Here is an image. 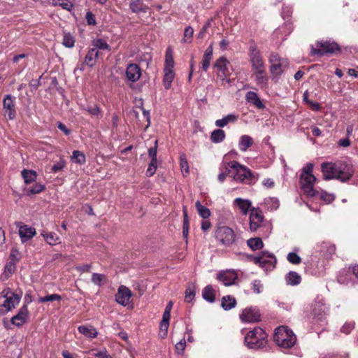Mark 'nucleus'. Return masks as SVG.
Here are the masks:
<instances>
[{"label": "nucleus", "mask_w": 358, "mask_h": 358, "mask_svg": "<svg viewBox=\"0 0 358 358\" xmlns=\"http://www.w3.org/2000/svg\"><path fill=\"white\" fill-rule=\"evenodd\" d=\"M164 76L163 78L164 85L166 90L171 87V83L174 79L175 73L173 70H164Z\"/></svg>", "instance_id": "obj_37"}, {"label": "nucleus", "mask_w": 358, "mask_h": 358, "mask_svg": "<svg viewBox=\"0 0 358 358\" xmlns=\"http://www.w3.org/2000/svg\"><path fill=\"white\" fill-rule=\"evenodd\" d=\"M203 298L210 302L213 303L215 299V292L213 288L212 285H207L203 290L202 292Z\"/></svg>", "instance_id": "obj_35"}, {"label": "nucleus", "mask_w": 358, "mask_h": 358, "mask_svg": "<svg viewBox=\"0 0 358 358\" xmlns=\"http://www.w3.org/2000/svg\"><path fill=\"white\" fill-rule=\"evenodd\" d=\"M29 318V310L27 305H23L10 319L11 323L16 327H21L25 324Z\"/></svg>", "instance_id": "obj_14"}, {"label": "nucleus", "mask_w": 358, "mask_h": 358, "mask_svg": "<svg viewBox=\"0 0 358 358\" xmlns=\"http://www.w3.org/2000/svg\"><path fill=\"white\" fill-rule=\"evenodd\" d=\"M62 44L68 48H71L75 45V38L70 33H64Z\"/></svg>", "instance_id": "obj_46"}, {"label": "nucleus", "mask_w": 358, "mask_h": 358, "mask_svg": "<svg viewBox=\"0 0 358 358\" xmlns=\"http://www.w3.org/2000/svg\"><path fill=\"white\" fill-rule=\"evenodd\" d=\"M355 328L354 322H346L341 329V332L348 334Z\"/></svg>", "instance_id": "obj_63"}, {"label": "nucleus", "mask_w": 358, "mask_h": 358, "mask_svg": "<svg viewBox=\"0 0 358 358\" xmlns=\"http://www.w3.org/2000/svg\"><path fill=\"white\" fill-rule=\"evenodd\" d=\"M169 326V322L162 321L159 325V336L165 338L167 336V331Z\"/></svg>", "instance_id": "obj_58"}, {"label": "nucleus", "mask_w": 358, "mask_h": 358, "mask_svg": "<svg viewBox=\"0 0 358 358\" xmlns=\"http://www.w3.org/2000/svg\"><path fill=\"white\" fill-rule=\"evenodd\" d=\"M240 317L245 322H256L260 320V314L256 308H247L243 310Z\"/></svg>", "instance_id": "obj_18"}, {"label": "nucleus", "mask_w": 358, "mask_h": 358, "mask_svg": "<svg viewBox=\"0 0 358 358\" xmlns=\"http://www.w3.org/2000/svg\"><path fill=\"white\" fill-rule=\"evenodd\" d=\"M71 160L78 164H84L86 162V157L84 153L79 150H74L71 156Z\"/></svg>", "instance_id": "obj_42"}, {"label": "nucleus", "mask_w": 358, "mask_h": 358, "mask_svg": "<svg viewBox=\"0 0 358 358\" xmlns=\"http://www.w3.org/2000/svg\"><path fill=\"white\" fill-rule=\"evenodd\" d=\"M254 143V141L249 135H242L238 140V148L242 152H246Z\"/></svg>", "instance_id": "obj_28"}, {"label": "nucleus", "mask_w": 358, "mask_h": 358, "mask_svg": "<svg viewBox=\"0 0 358 358\" xmlns=\"http://www.w3.org/2000/svg\"><path fill=\"white\" fill-rule=\"evenodd\" d=\"M99 52L96 48H91L87 52L85 57V63L90 67H92L96 62Z\"/></svg>", "instance_id": "obj_29"}, {"label": "nucleus", "mask_w": 358, "mask_h": 358, "mask_svg": "<svg viewBox=\"0 0 358 358\" xmlns=\"http://www.w3.org/2000/svg\"><path fill=\"white\" fill-rule=\"evenodd\" d=\"M195 206L199 215L203 219H207L210 215V210L201 205L199 201H196Z\"/></svg>", "instance_id": "obj_43"}, {"label": "nucleus", "mask_w": 358, "mask_h": 358, "mask_svg": "<svg viewBox=\"0 0 358 358\" xmlns=\"http://www.w3.org/2000/svg\"><path fill=\"white\" fill-rule=\"evenodd\" d=\"M186 345V341L185 338L181 339L179 342H178L176 345V350L178 354L180 355L183 353Z\"/></svg>", "instance_id": "obj_61"}, {"label": "nucleus", "mask_w": 358, "mask_h": 358, "mask_svg": "<svg viewBox=\"0 0 358 358\" xmlns=\"http://www.w3.org/2000/svg\"><path fill=\"white\" fill-rule=\"evenodd\" d=\"M17 227L19 228V236L22 243L31 239L36 234L35 228L27 224L19 223Z\"/></svg>", "instance_id": "obj_20"}, {"label": "nucleus", "mask_w": 358, "mask_h": 358, "mask_svg": "<svg viewBox=\"0 0 358 358\" xmlns=\"http://www.w3.org/2000/svg\"><path fill=\"white\" fill-rule=\"evenodd\" d=\"M183 215H184V220H183L182 233H183L184 236L187 237V234H188L189 228V220H188V217H187L186 207L183 208Z\"/></svg>", "instance_id": "obj_54"}, {"label": "nucleus", "mask_w": 358, "mask_h": 358, "mask_svg": "<svg viewBox=\"0 0 358 358\" xmlns=\"http://www.w3.org/2000/svg\"><path fill=\"white\" fill-rule=\"evenodd\" d=\"M22 295L6 288L0 292V310L8 313L19 304Z\"/></svg>", "instance_id": "obj_7"}, {"label": "nucleus", "mask_w": 358, "mask_h": 358, "mask_svg": "<svg viewBox=\"0 0 358 358\" xmlns=\"http://www.w3.org/2000/svg\"><path fill=\"white\" fill-rule=\"evenodd\" d=\"M245 344L250 349L264 348L267 344V334L262 328L255 327L245 336Z\"/></svg>", "instance_id": "obj_4"}, {"label": "nucleus", "mask_w": 358, "mask_h": 358, "mask_svg": "<svg viewBox=\"0 0 358 358\" xmlns=\"http://www.w3.org/2000/svg\"><path fill=\"white\" fill-rule=\"evenodd\" d=\"M286 282L290 285H297L301 282V276L294 271H290L285 277Z\"/></svg>", "instance_id": "obj_39"}, {"label": "nucleus", "mask_w": 358, "mask_h": 358, "mask_svg": "<svg viewBox=\"0 0 358 358\" xmlns=\"http://www.w3.org/2000/svg\"><path fill=\"white\" fill-rule=\"evenodd\" d=\"M10 257L12 259V262L15 263L20 259L21 255L17 249L12 248Z\"/></svg>", "instance_id": "obj_64"}, {"label": "nucleus", "mask_w": 358, "mask_h": 358, "mask_svg": "<svg viewBox=\"0 0 358 358\" xmlns=\"http://www.w3.org/2000/svg\"><path fill=\"white\" fill-rule=\"evenodd\" d=\"M324 248L327 249V251L329 254H331L335 252L334 245H330L329 243L322 242L320 245H317L316 250L320 252L322 255L327 256V252L324 250Z\"/></svg>", "instance_id": "obj_45"}, {"label": "nucleus", "mask_w": 358, "mask_h": 358, "mask_svg": "<svg viewBox=\"0 0 358 358\" xmlns=\"http://www.w3.org/2000/svg\"><path fill=\"white\" fill-rule=\"evenodd\" d=\"M248 56L252 71L266 69L264 58L256 44H250L248 50Z\"/></svg>", "instance_id": "obj_11"}, {"label": "nucleus", "mask_w": 358, "mask_h": 358, "mask_svg": "<svg viewBox=\"0 0 358 358\" xmlns=\"http://www.w3.org/2000/svg\"><path fill=\"white\" fill-rule=\"evenodd\" d=\"M180 166L182 172H185V173H189V164L186 159V156L184 153H182L180 155Z\"/></svg>", "instance_id": "obj_52"}, {"label": "nucleus", "mask_w": 358, "mask_h": 358, "mask_svg": "<svg viewBox=\"0 0 358 358\" xmlns=\"http://www.w3.org/2000/svg\"><path fill=\"white\" fill-rule=\"evenodd\" d=\"M50 3L55 6H59L67 10L73 8V3L69 0H50Z\"/></svg>", "instance_id": "obj_44"}, {"label": "nucleus", "mask_w": 358, "mask_h": 358, "mask_svg": "<svg viewBox=\"0 0 358 358\" xmlns=\"http://www.w3.org/2000/svg\"><path fill=\"white\" fill-rule=\"evenodd\" d=\"M92 44L94 46V48H96V50L99 49L110 50V46L108 45L107 42L102 38H97L96 40H94Z\"/></svg>", "instance_id": "obj_47"}, {"label": "nucleus", "mask_w": 358, "mask_h": 358, "mask_svg": "<svg viewBox=\"0 0 358 358\" xmlns=\"http://www.w3.org/2000/svg\"><path fill=\"white\" fill-rule=\"evenodd\" d=\"M226 134L224 131L221 129H217L212 131L210 135V140L215 143L222 142L225 138Z\"/></svg>", "instance_id": "obj_38"}, {"label": "nucleus", "mask_w": 358, "mask_h": 358, "mask_svg": "<svg viewBox=\"0 0 358 358\" xmlns=\"http://www.w3.org/2000/svg\"><path fill=\"white\" fill-rule=\"evenodd\" d=\"M321 171L324 180L337 179L342 182L350 180L355 172L352 165L345 160L324 162Z\"/></svg>", "instance_id": "obj_1"}, {"label": "nucleus", "mask_w": 358, "mask_h": 358, "mask_svg": "<svg viewBox=\"0 0 358 358\" xmlns=\"http://www.w3.org/2000/svg\"><path fill=\"white\" fill-rule=\"evenodd\" d=\"M224 169L228 173L234 181L248 185H254L258 180L259 175L252 172L246 166L236 161L224 164Z\"/></svg>", "instance_id": "obj_2"}, {"label": "nucleus", "mask_w": 358, "mask_h": 358, "mask_svg": "<svg viewBox=\"0 0 358 358\" xmlns=\"http://www.w3.org/2000/svg\"><path fill=\"white\" fill-rule=\"evenodd\" d=\"M224 164H227V163L223 162L221 164V166L220 167V173H219V175L217 176V180L220 182H223L225 180L227 176H229L228 173L226 172V171L224 169Z\"/></svg>", "instance_id": "obj_62"}, {"label": "nucleus", "mask_w": 358, "mask_h": 358, "mask_svg": "<svg viewBox=\"0 0 358 358\" xmlns=\"http://www.w3.org/2000/svg\"><path fill=\"white\" fill-rule=\"evenodd\" d=\"M131 297V292L129 288L124 285H121L115 296L116 301L123 306H126L129 303Z\"/></svg>", "instance_id": "obj_19"}, {"label": "nucleus", "mask_w": 358, "mask_h": 358, "mask_svg": "<svg viewBox=\"0 0 358 358\" xmlns=\"http://www.w3.org/2000/svg\"><path fill=\"white\" fill-rule=\"evenodd\" d=\"M157 162H150V163L148 165V169L146 171L147 176L150 177V176H152L155 173L157 167Z\"/></svg>", "instance_id": "obj_60"}, {"label": "nucleus", "mask_w": 358, "mask_h": 358, "mask_svg": "<svg viewBox=\"0 0 358 358\" xmlns=\"http://www.w3.org/2000/svg\"><path fill=\"white\" fill-rule=\"evenodd\" d=\"M238 119V115L234 113L228 114L222 119L217 120L215 122L216 127L222 128L229 123H234Z\"/></svg>", "instance_id": "obj_27"}, {"label": "nucleus", "mask_w": 358, "mask_h": 358, "mask_svg": "<svg viewBox=\"0 0 358 358\" xmlns=\"http://www.w3.org/2000/svg\"><path fill=\"white\" fill-rule=\"evenodd\" d=\"M251 289L255 294H260L263 292L264 285L260 280H255L251 283Z\"/></svg>", "instance_id": "obj_48"}, {"label": "nucleus", "mask_w": 358, "mask_h": 358, "mask_svg": "<svg viewBox=\"0 0 358 358\" xmlns=\"http://www.w3.org/2000/svg\"><path fill=\"white\" fill-rule=\"evenodd\" d=\"M106 280V275L101 273H94L92 275V282L98 286H101Z\"/></svg>", "instance_id": "obj_49"}, {"label": "nucleus", "mask_w": 358, "mask_h": 358, "mask_svg": "<svg viewBox=\"0 0 358 358\" xmlns=\"http://www.w3.org/2000/svg\"><path fill=\"white\" fill-rule=\"evenodd\" d=\"M273 339L280 348L285 349L293 347L296 341V337L293 331L285 326L275 329Z\"/></svg>", "instance_id": "obj_5"}, {"label": "nucleus", "mask_w": 358, "mask_h": 358, "mask_svg": "<svg viewBox=\"0 0 358 358\" xmlns=\"http://www.w3.org/2000/svg\"><path fill=\"white\" fill-rule=\"evenodd\" d=\"M237 278V273L232 270H227L220 272L217 275V279L222 282L225 286H231L235 284Z\"/></svg>", "instance_id": "obj_17"}, {"label": "nucleus", "mask_w": 358, "mask_h": 358, "mask_svg": "<svg viewBox=\"0 0 358 358\" xmlns=\"http://www.w3.org/2000/svg\"><path fill=\"white\" fill-rule=\"evenodd\" d=\"M125 75L127 80L133 83L141 78V70L138 64H130L126 69Z\"/></svg>", "instance_id": "obj_21"}, {"label": "nucleus", "mask_w": 358, "mask_h": 358, "mask_svg": "<svg viewBox=\"0 0 358 358\" xmlns=\"http://www.w3.org/2000/svg\"><path fill=\"white\" fill-rule=\"evenodd\" d=\"M62 299V296L57 294H52L50 295L45 296L43 297H40L38 301L41 303L48 302V301H60Z\"/></svg>", "instance_id": "obj_53"}, {"label": "nucleus", "mask_w": 358, "mask_h": 358, "mask_svg": "<svg viewBox=\"0 0 358 358\" xmlns=\"http://www.w3.org/2000/svg\"><path fill=\"white\" fill-rule=\"evenodd\" d=\"M313 164L308 163L302 169L300 176V185L303 192L310 197H315L318 191L314 189L316 178L313 174Z\"/></svg>", "instance_id": "obj_3"}, {"label": "nucleus", "mask_w": 358, "mask_h": 358, "mask_svg": "<svg viewBox=\"0 0 358 358\" xmlns=\"http://www.w3.org/2000/svg\"><path fill=\"white\" fill-rule=\"evenodd\" d=\"M215 239L222 245L229 247L236 240L234 231L229 227H219L215 233Z\"/></svg>", "instance_id": "obj_10"}, {"label": "nucleus", "mask_w": 358, "mask_h": 358, "mask_svg": "<svg viewBox=\"0 0 358 358\" xmlns=\"http://www.w3.org/2000/svg\"><path fill=\"white\" fill-rule=\"evenodd\" d=\"M311 310L313 317L318 320H321L327 315L328 308L322 300L316 299L311 306Z\"/></svg>", "instance_id": "obj_15"}, {"label": "nucleus", "mask_w": 358, "mask_h": 358, "mask_svg": "<svg viewBox=\"0 0 358 358\" xmlns=\"http://www.w3.org/2000/svg\"><path fill=\"white\" fill-rule=\"evenodd\" d=\"M15 263L13 262H8L4 268L3 275L6 278L10 277L15 270Z\"/></svg>", "instance_id": "obj_51"}, {"label": "nucleus", "mask_w": 358, "mask_h": 358, "mask_svg": "<svg viewBox=\"0 0 358 358\" xmlns=\"http://www.w3.org/2000/svg\"><path fill=\"white\" fill-rule=\"evenodd\" d=\"M79 333L88 338H95L98 335L96 329L92 326L81 325L78 328Z\"/></svg>", "instance_id": "obj_31"}, {"label": "nucleus", "mask_w": 358, "mask_h": 358, "mask_svg": "<svg viewBox=\"0 0 358 358\" xmlns=\"http://www.w3.org/2000/svg\"><path fill=\"white\" fill-rule=\"evenodd\" d=\"M21 175L26 185L35 182L37 178V173L33 170L24 169L21 171Z\"/></svg>", "instance_id": "obj_32"}, {"label": "nucleus", "mask_w": 358, "mask_h": 358, "mask_svg": "<svg viewBox=\"0 0 358 358\" xmlns=\"http://www.w3.org/2000/svg\"><path fill=\"white\" fill-rule=\"evenodd\" d=\"M3 110L5 111V116H8L10 120H13L15 117V110L14 99L11 95L7 94L3 101Z\"/></svg>", "instance_id": "obj_22"}, {"label": "nucleus", "mask_w": 358, "mask_h": 358, "mask_svg": "<svg viewBox=\"0 0 358 358\" xmlns=\"http://www.w3.org/2000/svg\"><path fill=\"white\" fill-rule=\"evenodd\" d=\"M264 206L270 211L276 210L280 206V201L275 197H268L264 201Z\"/></svg>", "instance_id": "obj_33"}, {"label": "nucleus", "mask_w": 358, "mask_h": 358, "mask_svg": "<svg viewBox=\"0 0 358 358\" xmlns=\"http://www.w3.org/2000/svg\"><path fill=\"white\" fill-rule=\"evenodd\" d=\"M41 236H43L45 242L50 245H56L60 243V238L55 232H48L45 230H42Z\"/></svg>", "instance_id": "obj_26"}, {"label": "nucleus", "mask_w": 358, "mask_h": 358, "mask_svg": "<svg viewBox=\"0 0 358 358\" xmlns=\"http://www.w3.org/2000/svg\"><path fill=\"white\" fill-rule=\"evenodd\" d=\"M338 50V46L335 43L328 41L317 42L315 44V47H312V55H323L326 53H334Z\"/></svg>", "instance_id": "obj_12"}, {"label": "nucleus", "mask_w": 358, "mask_h": 358, "mask_svg": "<svg viewBox=\"0 0 358 358\" xmlns=\"http://www.w3.org/2000/svg\"><path fill=\"white\" fill-rule=\"evenodd\" d=\"M253 78L256 85L262 90L268 88V77L266 74V69L252 71Z\"/></svg>", "instance_id": "obj_16"}, {"label": "nucleus", "mask_w": 358, "mask_h": 358, "mask_svg": "<svg viewBox=\"0 0 358 358\" xmlns=\"http://www.w3.org/2000/svg\"><path fill=\"white\" fill-rule=\"evenodd\" d=\"M245 100L258 109H263L265 105L262 103L257 94L253 91H249L245 94Z\"/></svg>", "instance_id": "obj_24"}, {"label": "nucleus", "mask_w": 358, "mask_h": 358, "mask_svg": "<svg viewBox=\"0 0 358 358\" xmlns=\"http://www.w3.org/2000/svg\"><path fill=\"white\" fill-rule=\"evenodd\" d=\"M174 60L171 48H168L166 52L165 64L164 70H173Z\"/></svg>", "instance_id": "obj_40"}, {"label": "nucleus", "mask_w": 358, "mask_h": 358, "mask_svg": "<svg viewBox=\"0 0 358 358\" xmlns=\"http://www.w3.org/2000/svg\"><path fill=\"white\" fill-rule=\"evenodd\" d=\"M84 110L95 117H99L101 114V110L97 105L87 106Z\"/></svg>", "instance_id": "obj_50"}, {"label": "nucleus", "mask_w": 358, "mask_h": 358, "mask_svg": "<svg viewBox=\"0 0 358 358\" xmlns=\"http://www.w3.org/2000/svg\"><path fill=\"white\" fill-rule=\"evenodd\" d=\"M157 143L156 140L155 141V146L148 149V155L151 159V162H157Z\"/></svg>", "instance_id": "obj_59"}, {"label": "nucleus", "mask_w": 358, "mask_h": 358, "mask_svg": "<svg viewBox=\"0 0 358 358\" xmlns=\"http://www.w3.org/2000/svg\"><path fill=\"white\" fill-rule=\"evenodd\" d=\"M236 301L234 297L231 296H224L222 299L221 306L225 310H229L235 307Z\"/></svg>", "instance_id": "obj_36"}, {"label": "nucleus", "mask_w": 358, "mask_h": 358, "mask_svg": "<svg viewBox=\"0 0 358 358\" xmlns=\"http://www.w3.org/2000/svg\"><path fill=\"white\" fill-rule=\"evenodd\" d=\"M287 259L292 264H299L301 262V258L296 252L288 253Z\"/></svg>", "instance_id": "obj_55"}, {"label": "nucleus", "mask_w": 358, "mask_h": 358, "mask_svg": "<svg viewBox=\"0 0 358 358\" xmlns=\"http://www.w3.org/2000/svg\"><path fill=\"white\" fill-rule=\"evenodd\" d=\"M319 196L320 198L327 203H330L334 200V195L332 194L327 193L326 192H319L316 194V196Z\"/></svg>", "instance_id": "obj_56"}, {"label": "nucleus", "mask_w": 358, "mask_h": 358, "mask_svg": "<svg viewBox=\"0 0 358 358\" xmlns=\"http://www.w3.org/2000/svg\"><path fill=\"white\" fill-rule=\"evenodd\" d=\"M129 8L135 13H145L149 9L148 6L144 3L143 0L131 1L129 3Z\"/></svg>", "instance_id": "obj_25"}, {"label": "nucleus", "mask_w": 358, "mask_h": 358, "mask_svg": "<svg viewBox=\"0 0 358 358\" xmlns=\"http://www.w3.org/2000/svg\"><path fill=\"white\" fill-rule=\"evenodd\" d=\"M250 228L251 231H256L264 221V215L259 208H252L250 213Z\"/></svg>", "instance_id": "obj_13"}, {"label": "nucleus", "mask_w": 358, "mask_h": 358, "mask_svg": "<svg viewBox=\"0 0 358 358\" xmlns=\"http://www.w3.org/2000/svg\"><path fill=\"white\" fill-rule=\"evenodd\" d=\"M195 296V290L193 285L189 286L185 292V301L187 302H191Z\"/></svg>", "instance_id": "obj_57"}, {"label": "nucleus", "mask_w": 358, "mask_h": 358, "mask_svg": "<svg viewBox=\"0 0 358 358\" xmlns=\"http://www.w3.org/2000/svg\"><path fill=\"white\" fill-rule=\"evenodd\" d=\"M255 264L259 265L264 271H271L273 269L276 264V258L273 254L268 252H262L257 256L249 255L248 257Z\"/></svg>", "instance_id": "obj_9"}, {"label": "nucleus", "mask_w": 358, "mask_h": 358, "mask_svg": "<svg viewBox=\"0 0 358 358\" xmlns=\"http://www.w3.org/2000/svg\"><path fill=\"white\" fill-rule=\"evenodd\" d=\"M268 62L271 64L269 71L271 79L277 83L281 75L284 73L289 66V62L287 59L280 57L277 53L271 52L268 57Z\"/></svg>", "instance_id": "obj_6"}, {"label": "nucleus", "mask_w": 358, "mask_h": 358, "mask_svg": "<svg viewBox=\"0 0 358 358\" xmlns=\"http://www.w3.org/2000/svg\"><path fill=\"white\" fill-rule=\"evenodd\" d=\"M234 205L236 206L243 215H246L248 212H250L252 203L248 199H243L242 198H236L234 200Z\"/></svg>", "instance_id": "obj_23"}, {"label": "nucleus", "mask_w": 358, "mask_h": 358, "mask_svg": "<svg viewBox=\"0 0 358 358\" xmlns=\"http://www.w3.org/2000/svg\"><path fill=\"white\" fill-rule=\"evenodd\" d=\"M292 27L290 24H285L283 26L279 27L273 32V36L280 38L281 40L285 39V36L289 35L292 31Z\"/></svg>", "instance_id": "obj_30"}, {"label": "nucleus", "mask_w": 358, "mask_h": 358, "mask_svg": "<svg viewBox=\"0 0 358 358\" xmlns=\"http://www.w3.org/2000/svg\"><path fill=\"white\" fill-rule=\"evenodd\" d=\"M45 189V186L43 184L36 182L31 187H25L24 192L25 194L31 196L42 192Z\"/></svg>", "instance_id": "obj_34"}, {"label": "nucleus", "mask_w": 358, "mask_h": 358, "mask_svg": "<svg viewBox=\"0 0 358 358\" xmlns=\"http://www.w3.org/2000/svg\"><path fill=\"white\" fill-rule=\"evenodd\" d=\"M229 61L224 56H221L216 59L213 67L217 69L216 76L220 82V85L225 87L226 84L231 85V80L229 78L230 71L229 66Z\"/></svg>", "instance_id": "obj_8"}, {"label": "nucleus", "mask_w": 358, "mask_h": 358, "mask_svg": "<svg viewBox=\"0 0 358 358\" xmlns=\"http://www.w3.org/2000/svg\"><path fill=\"white\" fill-rule=\"evenodd\" d=\"M247 244L252 250L262 249L264 246L262 240L260 238H251L248 240Z\"/></svg>", "instance_id": "obj_41"}]
</instances>
